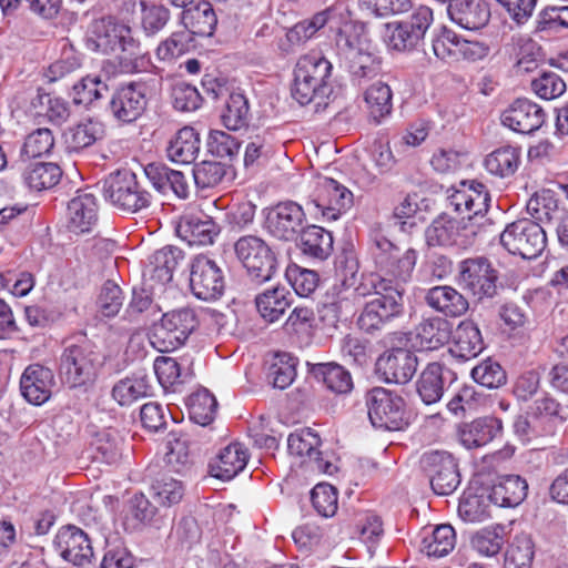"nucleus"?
Instances as JSON below:
<instances>
[{"mask_svg":"<svg viewBox=\"0 0 568 568\" xmlns=\"http://www.w3.org/2000/svg\"><path fill=\"white\" fill-rule=\"evenodd\" d=\"M104 359L99 346L85 334L69 337L59 358V376L70 388L87 387L94 383Z\"/></svg>","mask_w":568,"mask_h":568,"instance_id":"nucleus-1","label":"nucleus"},{"mask_svg":"<svg viewBox=\"0 0 568 568\" xmlns=\"http://www.w3.org/2000/svg\"><path fill=\"white\" fill-rule=\"evenodd\" d=\"M332 63L320 53L301 57L294 69L291 94L301 105L315 103L316 111L326 106L333 92Z\"/></svg>","mask_w":568,"mask_h":568,"instance_id":"nucleus-2","label":"nucleus"},{"mask_svg":"<svg viewBox=\"0 0 568 568\" xmlns=\"http://www.w3.org/2000/svg\"><path fill=\"white\" fill-rule=\"evenodd\" d=\"M369 254L375 267L384 275L381 278L389 280L393 286L398 287L410 281L417 261V252L414 248L400 254L399 248L379 230H372Z\"/></svg>","mask_w":568,"mask_h":568,"instance_id":"nucleus-3","label":"nucleus"},{"mask_svg":"<svg viewBox=\"0 0 568 568\" xmlns=\"http://www.w3.org/2000/svg\"><path fill=\"white\" fill-rule=\"evenodd\" d=\"M373 298L366 302L357 324L366 333L382 329L404 311V288L393 286L389 280L378 278L372 283Z\"/></svg>","mask_w":568,"mask_h":568,"instance_id":"nucleus-4","label":"nucleus"},{"mask_svg":"<svg viewBox=\"0 0 568 568\" xmlns=\"http://www.w3.org/2000/svg\"><path fill=\"white\" fill-rule=\"evenodd\" d=\"M84 41L85 47L93 52L109 54L120 49L130 58L142 55L131 28L112 16L92 20L88 26Z\"/></svg>","mask_w":568,"mask_h":568,"instance_id":"nucleus-5","label":"nucleus"},{"mask_svg":"<svg viewBox=\"0 0 568 568\" xmlns=\"http://www.w3.org/2000/svg\"><path fill=\"white\" fill-rule=\"evenodd\" d=\"M101 192L110 204L128 213H136L150 207L152 194L130 170H118L98 183Z\"/></svg>","mask_w":568,"mask_h":568,"instance_id":"nucleus-6","label":"nucleus"},{"mask_svg":"<svg viewBox=\"0 0 568 568\" xmlns=\"http://www.w3.org/2000/svg\"><path fill=\"white\" fill-rule=\"evenodd\" d=\"M234 253L246 271L247 277L256 285L273 278L277 271V258L271 246L260 236L244 235L235 241Z\"/></svg>","mask_w":568,"mask_h":568,"instance_id":"nucleus-7","label":"nucleus"},{"mask_svg":"<svg viewBox=\"0 0 568 568\" xmlns=\"http://www.w3.org/2000/svg\"><path fill=\"white\" fill-rule=\"evenodd\" d=\"M197 325L195 311L191 307L166 312L154 327L152 344L162 353L175 351L185 344Z\"/></svg>","mask_w":568,"mask_h":568,"instance_id":"nucleus-8","label":"nucleus"},{"mask_svg":"<svg viewBox=\"0 0 568 568\" xmlns=\"http://www.w3.org/2000/svg\"><path fill=\"white\" fill-rule=\"evenodd\" d=\"M500 244L510 254L531 260L539 256L546 247L547 237L542 226L523 219L508 224L499 235Z\"/></svg>","mask_w":568,"mask_h":568,"instance_id":"nucleus-9","label":"nucleus"},{"mask_svg":"<svg viewBox=\"0 0 568 568\" xmlns=\"http://www.w3.org/2000/svg\"><path fill=\"white\" fill-rule=\"evenodd\" d=\"M367 414L375 428L400 430L408 425L404 399L382 387L366 394Z\"/></svg>","mask_w":568,"mask_h":568,"instance_id":"nucleus-10","label":"nucleus"},{"mask_svg":"<svg viewBox=\"0 0 568 568\" xmlns=\"http://www.w3.org/2000/svg\"><path fill=\"white\" fill-rule=\"evenodd\" d=\"M430 44L435 57L449 63L476 62L484 59L489 52V48L484 42L464 39L446 27L432 33Z\"/></svg>","mask_w":568,"mask_h":568,"instance_id":"nucleus-11","label":"nucleus"},{"mask_svg":"<svg viewBox=\"0 0 568 568\" xmlns=\"http://www.w3.org/2000/svg\"><path fill=\"white\" fill-rule=\"evenodd\" d=\"M498 271L487 257L466 258L458 265L459 284L479 302L498 294Z\"/></svg>","mask_w":568,"mask_h":568,"instance_id":"nucleus-12","label":"nucleus"},{"mask_svg":"<svg viewBox=\"0 0 568 568\" xmlns=\"http://www.w3.org/2000/svg\"><path fill=\"white\" fill-rule=\"evenodd\" d=\"M433 22V10L419 6L406 19L386 24V42L393 50L404 52L415 49Z\"/></svg>","mask_w":568,"mask_h":568,"instance_id":"nucleus-13","label":"nucleus"},{"mask_svg":"<svg viewBox=\"0 0 568 568\" xmlns=\"http://www.w3.org/2000/svg\"><path fill=\"white\" fill-rule=\"evenodd\" d=\"M479 233L478 224L466 217L455 219L446 213L437 216L426 229L425 236L429 246H458L466 248L474 244Z\"/></svg>","mask_w":568,"mask_h":568,"instance_id":"nucleus-14","label":"nucleus"},{"mask_svg":"<svg viewBox=\"0 0 568 568\" xmlns=\"http://www.w3.org/2000/svg\"><path fill=\"white\" fill-rule=\"evenodd\" d=\"M149 91L148 84L141 81L120 84L110 97L109 113L120 124L134 123L148 108Z\"/></svg>","mask_w":568,"mask_h":568,"instance_id":"nucleus-15","label":"nucleus"},{"mask_svg":"<svg viewBox=\"0 0 568 568\" xmlns=\"http://www.w3.org/2000/svg\"><path fill=\"white\" fill-rule=\"evenodd\" d=\"M190 288L199 300H219L225 291L223 270L213 258L203 254L196 255L190 265Z\"/></svg>","mask_w":568,"mask_h":568,"instance_id":"nucleus-16","label":"nucleus"},{"mask_svg":"<svg viewBox=\"0 0 568 568\" xmlns=\"http://www.w3.org/2000/svg\"><path fill=\"white\" fill-rule=\"evenodd\" d=\"M321 438L312 428H302L292 433L287 438V448L291 455L304 458L303 463L313 470L326 475L337 471L334 455L320 450Z\"/></svg>","mask_w":568,"mask_h":568,"instance_id":"nucleus-17","label":"nucleus"},{"mask_svg":"<svg viewBox=\"0 0 568 568\" xmlns=\"http://www.w3.org/2000/svg\"><path fill=\"white\" fill-rule=\"evenodd\" d=\"M420 465L436 495H450L459 486L458 466L450 454L438 450L425 453L420 459Z\"/></svg>","mask_w":568,"mask_h":568,"instance_id":"nucleus-18","label":"nucleus"},{"mask_svg":"<svg viewBox=\"0 0 568 568\" xmlns=\"http://www.w3.org/2000/svg\"><path fill=\"white\" fill-rule=\"evenodd\" d=\"M306 214L303 207L293 201L281 202L266 215V230L280 241H294L305 227Z\"/></svg>","mask_w":568,"mask_h":568,"instance_id":"nucleus-19","label":"nucleus"},{"mask_svg":"<svg viewBox=\"0 0 568 568\" xmlns=\"http://www.w3.org/2000/svg\"><path fill=\"white\" fill-rule=\"evenodd\" d=\"M312 204L316 213H321L328 221H335L342 212L352 206L353 193L334 179L324 178L318 183Z\"/></svg>","mask_w":568,"mask_h":568,"instance_id":"nucleus-20","label":"nucleus"},{"mask_svg":"<svg viewBox=\"0 0 568 568\" xmlns=\"http://www.w3.org/2000/svg\"><path fill=\"white\" fill-rule=\"evenodd\" d=\"M546 120L544 109L528 100L517 99L501 115V122L515 132L531 134L539 130Z\"/></svg>","mask_w":568,"mask_h":568,"instance_id":"nucleus-21","label":"nucleus"},{"mask_svg":"<svg viewBox=\"0 0 568 568\" xmlns=\"http://www.w3.org/2000/svg\"><path fill=\"white\" fill-rule=\"evenodd\" d=\"M418 359L406 348H395L376 361V371L387 383L406 384L416 373Z\"/></svg>","mask_w":568,"mask_h":568,"instance_id":"nucleus-22","label":"nucleus"},{"mask_svg":"<svg viewBox=\"0 0 568 568\" xmlns=\"http://www.w3.org/2000/svg\"><path fill=\"white\" fill-rule=\"evenodd\" d=\"M55 547L60 556L78 567L91 564L93 548L89 536L80 528L68 526L55 537Z\"/></svg>","mask_w":568,"mask_h":568,"instance_id":"nucleus-23","label":"nucleus"},{"mask_svg":"<svg viewBox=\"0 0 568 568\" xmlns=\"http://www.w3.org/2000/svg\"><path fill=\"white\" fill-rule=\"evenodd\" d=\"M53 385L52 371L40 364L29 365L20 378L21 394L33 405L44 404L51 397Z\"/></svg>","mask_w":568,"mask_h":568,"instance_id":"nucleus-24","label":"nucleus"},{"mask_svg":"<svg viewBox=\"0 0 568 568\" xmlns=\"http://www.w3.org/2000/svg\"><path fill=\"white\" fill-rule=\"evenodd\" d=\"M503 430V423L494 416L478 417L469 423L458 426L457 436L459 443L467 449L487 445Z\"/></svg>","mask_w":568,"mask_h":568,"instance_id":"nucleus-25","label":"nucleus"},{"mask_svg":"<svg viewBox=\"0 0 568 568\" xmlns=\"http://www.w3.org/2000/svg\"><path fill=\"white\" fill-rule=\"evenodd\" d=\"M425 303L446 317H460L469 308L468 300L450 285H438L427 290Z\"/></svg>","mask_w":568,"mask_h":568,"instance_id":"nucleus-26","label":"nucleus"},{"mask_svg":"<svg viewBox=\"0 0 568 568\" xmlns=\"http://www.w3.org/2000/svg\"><path fill=\"white\" fill-rule=\"evenodd\" d=\"M69 229L74 233H88L98 221V204L94 194L78 191L68 204Z\"/></svg>","mask_w":568,"mask_h":568,"instance_id":"nucleus-27","label":"nucleus"},{"mask_svg":"<svg viewBox=\"0 0 568 568\" xmlns=\"http://www.w3.org/2000/svg\"><path fill=\"white\" fill-rule=\"evenodd\" d=\"M452 21L467 30L484 28L490 18L487 4L480 0H455L447 6Z\"/></svg>","mask_w":568,"mask_h":568,"instance_id":"nucleus-28","label":"nucleus"},{"mask_svg":"<svg viewBox=\"0 0 568 568\" xmlns=\"http://www.w3.org/2000/svg\"><path fill=\"white\" fill-rule=\"evenodd\" d=\"M247 460L246 448L240 443H232L210 463V474L217 479L230 480L244 469Z\"/></svg>","mask_w":568,"mask_h":568,"instance_id":"nucleus-29","label":"nucleus"},{"mask_svg":"<svg viewBox=\"0 0 568 568\" xmlns=\"http://www.w3.org/2000/svg\"><path fill=\"white\" fill-rule=\"evenodd\" d=\"M528 484L518 475L500 477L486 493L489 501L498 507H516L527 496Z\"/></svg>","mask_w":568,"mask_h":568,"instance_id":"nucleus-30","label":"nucleus"},{"mask_svg":"<svg viewBox=\"0 0 568 568\" xmlns=\"http://www.w3.org/2000/svg\"><path fill=\"white\" fill-rule=\"evenodd\" d=\"M183 258L184 253L181 248L171 245L164 246L151 255L144 275H149L152 281L160 284L169 283Z\"/></svg>","mask_w":568,"mask_h":568,"instance_id":"nucleus-31","label":"nucleus"},{"mask_svg":"<svg viewBox=\"0 0 568 568\" xmlns=\"http://www.w3.org/2000/svg\"><path fill=\"white\" fill-rule=\"evenodd\" d=\"M21 171L24 184L34 191L51 189L58 184L62 171L60 166L51 162H17Z\"/></svg>","mask_w":568,"mask_h":568,"instance_id":"nucleus-32","label":"nucleus"},{"mask_svg":"<svg viewBox=\"0 0 568 568\" xmlns=\"http://www.w3.org/2000/svg\"><path fill=\"white\" fill-rule=\"evenodd\" d=\"M181 21L190 36L210 37L215 30L217 18L210 2L199 0L183 10Z\"/></svg>","mask_w":568,"mask_h":568,"instance_id":"nucleus-33","label":"nucleus"},{"mask_svg":"<svg viewBox=\"0 0 568 568\" xmlns=\"http://www.w3.org/2000/svg\"><path fill=\"white\" fill-rule=\"evenodd\" d=\"M297 246L303 255L317 261H325L333 252V235L317 225H307L298 235Z\"/></svg>","mask_w":568,"mask_h":568,"instance_id":"nucleus-34","label":"nucleus"},{"mask_svg":"<svg viewBox=\"0 0 568 568\" xmlns=\"http://www.w3.org/2000/svg\"><path fill=\"white\" fill-rule=\"evenodd\" d=\"M178 232L190 245H209L214 242L220 227L209 216L187 215L180 222Z\"/></svg>","mask_w":568,"mask_h":568,"instance_id":"nucleus-35","label":"nucleus"},{"mask_svg":"<svg viewBox=\"0 0 568 568\" xmlns=\"http://www.w3.org/2000/svg\"><path fill=\"white\" fill-rule=\"evenodd\" d=\"M452 353L463 359H470L484 349V341L478 326L470 320L462 321L453 334Z\"/></svg>","mask_w":568,"mask_h":568,"instance_id":"nucleus-36","label":"nucleus"},{"mask_svg":"<svg viewBox=\"0 0 568 568\" xmlns=\"http://www.w3.org/2000/svg\"><path fill=\"white\" fill-rule=\"evenodd\" d=\"M292 304V294L285 287L276 286L255 296V306L262 318L268 323L278 321Z\"/></svg>","mask_w":568,"mask_h":568,"instance_id":"nucleus-37","label":"nucleus"},{"mask_svg":"<svg viewBox=\"0 0 568 568\" xmlns=\"http://www.w3.org/2000/svg\"><path fill=\"white\" fill-rule=\"evenodd\" d=\"M200 151L199 133L190 126L178 131L166 148L168 158L181 164L192 163Z\"/></svg>","mask_w":568,"mask_h":568,"instance_id":"nucleus-38","label":"nucleus"},{"mask_svg":"<svg viewBox=\"0 0 568 568\" xmlns=\"http://www.w3.org/2000/svg\"><path fill=\"white\" fill-rule=\"evenodd\" d=\"M456 545V532L448 524L435 527L430 532H424L419 550L427 557L442 558L447 556Z\"/></svg>","mask_w":568,"mask_h":568,"instance_id":"nucleus-39","label":"nucleus"},{"mask_svg":"<svg viewBox=\"0 0 568 568\" xmlns=\"http://www.w3.org/2000/svg\"><path fill=\"white\" fill-rule=\"evenodd\" d=\"M445 377L439 363H429L416 382V389L426 405L437 403L444 394Z\"/></svg>","mask_w":568,"mask_h":568,"instance_id":"nucleus-40","label":"nucleus"},{"mask_svg":"<svg viewBox=\"0 0 568 568\" xmlns=\"http://www.w3.org/2000/svg\"><path fill=\"white\" fill-rule=\"evenodd\" d=\"M490 203V194L486 186L476 181H471V202L468 203L467 212L469 214L466 220L470 223L478 224L479 233L484 234L489 232L494 226V221L487 216Z\"/></svg>","mask_w":568,"mask_h":568,"instance_id":"nucleus-41","label":"nucleus"},{"mask_svg":"<svg viewBox=\"0 0 568 568\" xmlns=\"http://www.w3.org/2000/svg\"><path fill=\"white\" fill-rule=\"evenodd\" d=\"M416 333L423 346L435 349L450 339L452 325L447 320L434 316L422 321Z\"/></svg>","mask_w":568,"mask_h":568,"instance_id":"nucleus-42","label":"nucleus"},{"mask_svg":"<svg viewBox=\"0 0 568 568\" xmlns=\"http://www.w3.org/2000/svg\"><path fill=\"white\" fill-rule=\"evenodd\" d=\"M152 386L146 375H133L119 381L112 388V397L121 405H130L151 395Z\"/></svg>","mask_w":568,"mask_h":568,"instance_id":"nucleus-43","label":"nucleus"},{"mask_svg":"<svg viewBox=\"0 0 568 568\" xmlns=\"http://www.w3.org/2000/svg\"><path fill=\"white\" fill-rule=\"evenodd\" d=\"M371 118L379 123L393 110V93L388 84L377 81L369 85L364 94Z\"/></svg>","mask_w":568,"mask_h":568,"instance_id":"nucleus-44","label":"nucleus"},{"mask_svg":"<svg viewBox=\"0 0 568 568\" xmlns=\"http://www.w3.org/2000/svg\"><path fill=\"white\" fill-rule=\"evenodd\" d=\"M520 163V150L511 145L501 146L485 159L486 169L495 175L506 178L515 174Z\"/></svg>","mask_w":568,"mask_h":568,"instance_id":"nucleus-45","label":"nucleus"},{"mask_svg":"<svg viewBox=\"0 0 568 568\" xmlns=\"http://www.w3.org/2000/svg\"><path fill=\"white\" fill-rule=\"evenodd\" d=\"M336 23V12L334 9H325L315 13L312 18L296 23L288 32L287 38L291 42H304L311 39L318 30L328 24L332 29Z\"/></svg>","mask_w":568,"mask_h":568,"instance_id":"nucleus-46","label":"nucleus"},{"mask_svg":"<svg viewBox=\"0 0 568 568\" xmlns=\"http://www.w3.org/2000/svg\"><path fill=\"white\" fill-rule=\"evenodd\" d=\"M313 373L332 392L337 394L348 393L353 388L352 376L348 371L336 363H320L314 365Z\"/></svg>","mask_w":568,"mask_h":568,"instance_id":"nucleus-47","label":"nucleus"},{"mask_svg":"<svg viewBox=\"0 0 568 568\" xmlns=\"http://www.w3.org/2000/svg\"><path fill=\"white\" fill-rule=\"evenodd\" d=\"M527 212L537 223H550L559 214L558 200L551 190L536 192L527 202Z\"/></svg>","mask_w":568,"mask_h":568,"instance_id":"nucleus-48","label":"nucleus"},{"mask_svg":"<svg viewBox=\"0 0 568 568\" xmlns=\"http://www.w3.org/2000/svg\"><path fill=\"white\" fill-rule=\"evenodd\" d=\"M528 414L531 418L539 420L540 423L544 420H559L562 423L568 419V396L565 397L564 402H558L550 395L546 394L532 403L529 407Z\"/></svg>","mask_w":568,"mask_h":568,"instance_id":"nucleus-49","label":"nucleus"},{"mask_svg":"<svg viewBox=\"0 0 568 568\" xmlns=\"http://www.w3.org/2000/svg\"><path fill=\"white\" fill-rule=\"evenodd\" d=\"M216 408V398L205 388L193 393L189 398L190 418L201 426H206L214 419Z\"/></svg>","mask_w":568,"mask_h":568,"instance_id":"nucleus-50","label":"nucleus"},{"mask_svg":"<svg viewBox=\"0 0 568 568\" xmlns=\"http://www.w3.org/2000/svg\"><path fill=\"white\" fill-rule=\"evenodd\" d=\"M54 146V136L51 130L40 128L31 132L24 140L20 151V162L24 163L31 158L49 154Z\"/></svg>","mask_w":568,"mask_h":568,"instance_id":"nucleus-51","label":"nucleus"},{"mask_svg":"<svg viewBox=\"0 0 568 568\" xmlns=\"http://www.w3.org/2000/svg\"><path fill=\"white\" fill-rule=\"evenodd\" d=\"M72 91L73 102L78 105L88 106L105 97L109 87L99 77H85L73 85Z\"/></svg>","mask_w":568,"mask_h":568,"instance_id":"nucleus-52","label":"nucleus"},{"mask_svg":"<svg viewBox=\"0 0 568 568\" xmlns=\"http://www.w3.org/2000/svg\"><path fill=\"white\" fill-rule=\"evenodd\" d=\"M250 105L242 93H231L222 114L224 125L229 130H239L248 122Z\"/></svg>","mask_w":568,"mask_h":568,"instance_id":"nucleus-53","label":"nucleus"},{"mask_svg":"<svg viewBox=\"0 0 568 568\" xmlns=\"http://www.w3.org/2000/svg\"><path fill=\"white\" fill-rule=\"evenodd\" d=\"M487 494H465L458 505V514L465 521H481L490 516Z\"/></svg>","mask_w":568,"mask_h":568,"instance_id":"nucleus-54","label":"nucleus"},{"mask_svg":"<svg viewBox=\"0 0 568 568\" xmlns=\"http://www.w3.org/2000/svg\"><path fill=\"white\" fill-rule=\"evenodd\" d=\"M296 362L297 359L287 353L276 355L268 373L274 387L285 389L293 383L296 377Z\"/></svg>","mask_w":568,"mask_h":568,"instance_id":"nucleus-55","label":"nucleus"},{"mask_svg":"<svg viewBox=\"0 0 568 568\" xmlns=\"http://www.w3.org/2000/svg\"><path fill=\"white\" fill-rule=\"evenodd\" d=\"M121 443L110 432L103 430L91 443L93 458L105 464H114L121 456Z\"/></svg>","mask_w":568,"mask_h":568,"instance_id":"nucleus-56","label":"nucleus"},{"mask_svg":"<svg viewBox=\"0 0 568 568\" xmlns=\"http://www.w3.org/2000/svg\"><path fill=\"white\" fill-rule=\"evenodd\" d=\"M154 499L162 506H171L180 503L184 495V487L180 480L170 476H162L152 484Z\"/></svg>","mask_w":568,"mask_h":568,"instance_id":"nucleus-57","label":"nucleus"},{"mask_svg":"<svg viewBox=\"0 0 568 568\" xmlns=\"http://www.w3.org/2000/svg\"><path fill=\"white\" fill-rule=\"evenodd\" d=\"M225 174V165L216 161H202L193 168L194 182L200 189H209L219 185Z\"/></svg>","mask_w":568,"mask_h":568,"instance_id":"nucleus-58","label":"nucleus"},{"mask_svg":"<svg viewBox=\"0 0 568 568\" xmlns=\"http://www.w3.org/2000/svg\"><path fill=\"white\" fill-rule=\"evenodd\" d=\"M69 143L74 150L85 149L92 145L103 135L102 124L98 121L88 120L70 129Z\"/></svg>","mask_w":568,"mask_h":568,"instance_id":"nucleus-59","label":"nucleus"},{"mask_svg":"<svg viewBox=\"0 0 568 568\" xmlns=\"http://www.w3.org/2000/svg\"><path fill=\"white\" fill-rule=\"evenodd\" d=\"M334 26H336L335 44L339 52L347 55L352 50H357L364 26L352 20L341 23L336 21Z\"/></svg>","mask_w":568,"mask_h":568,"instance_id":"nucleus-60","label":"nucleus"},{"mask_svg":"<svg viewBox=\"0 0 568 568\" xmlns=\"http://www.w3.org/2000/svg\"><path fill=\"white\" fill-rule=\"evenodd\" d=\"M535 557V544L529 535L515 537L507 551V560L516 568H530Z\"/></svg>","mask_w":568,"mask_h":568,"instance_id":"nucleus-61","label":"nucleus"},{"mask_svg":"<svg viewBox=\"0 0 568 568\" xmlns=\"http://www.w3.org/2000/svg\"><path fill=\"white\" fill-rule=\"evenodd\" d=\"M335 277L336 281L345 288L354 286L357 282L359 270L358 260L351 250H345L335 258Z\"/></svg>","mask_w":568,"mask_h":568,"instance_id":"nucleus-62","label":"nucleus"},{"mask_svg":"<svg viewBox=\"0 0 568 568\" xmlns=\"http://www.w3.org/2000/svg\"><path fill=\"white\" fill-rule=\"evenodd\" d=\"M311 499L315 510L323 517L328 518L337 510V490L329 484H317L311 491Z\"/></svg>","mask_w":568,"mask_h":568,"instance_id":"nucleus-63","label":"nucleus"},{"mask_svg":"<svg viewBox=\"0 0 568 568\" xmlns=\"http://www.w3.org/2000/svg\"><path fill=\"white\" fill-rule=\"evenodd\" d=\"M471 547L483 556L493 557L497 555L504 544L501 528H484L471 537Z\"/></svg>","mask_w":568,"mask_h":568,"instance_id":"nucleus-64","label":"nucleus"}]
</instances>
